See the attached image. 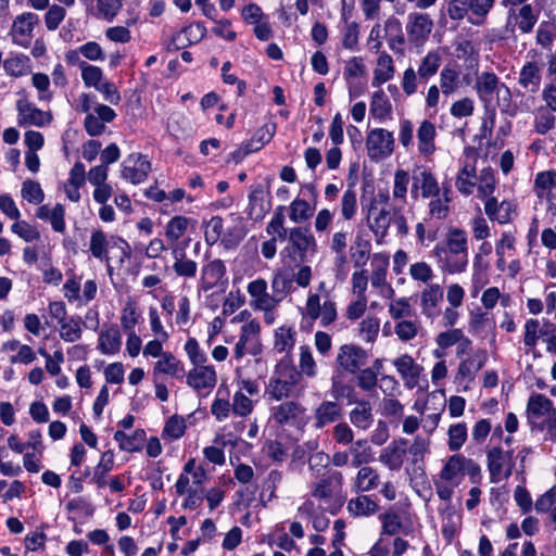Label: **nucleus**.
I'll return each instance as SVG.
<instances>
[{
  "instance_id": "nucleus-1",
  "label": "nucleus",
  "mask_w": 556,
  "mask_h": 556,
  "mask_svg": "<svg viewBox=\"0 0 556 556\" xmlns=\"http://www.w3.org/2000/svg\"><path fill=\"white\" fill-rule=\"evenodd\" d=\"M302 379V372L292 364L290 355H286L276 365L275 371L269 379L267 392L276 401L283 397L298 396L300 389L298 384Z\"/></svg>"
},
{
  "instance_id": "nucleus-2",
  "label": "nucleus",
  "mask_w": 556,
  "mask_h": 556,
  "mask_svg": "<svg viewBox=\"0 0 556 556\" xmlns=\"http://www.w3.org/2000/svg\"><path fill=\"white\" fill-rule=\"evenodd\" d=\"M527 417L532 428L556 430V409L552 401L543 394L530 396L527 404Z\"/></svg>"
},
{
  "instance_id": "nucleus-3",
  "label": "nucleus",
  "mask_w": 556,
  "mask_h": 556,
  "mask_svg": "<svg viewBox=\"0 0 556 556\" xmlns=\"http://www.w3.org/2000/svg\"><path fill=\"white\" fill-rule=\"evenodd\" d=\"M316 252V240L306 227H294L289 231V244L281 254L291 263L301 264L307 258V254Z\"/></svg>"
},
{
  "instance_id": "nucleus-4",
  "label": "nucleus",
  "mask_w": 556,
  "mask_h": 556,
  "mask_svg": "<svg viewBox=\"0 0 556 556\" xmlns=\"http://www.w3.org/2000/svg\"><path fill=\"white\" fill-rule=\"evenodd\" d=\"M476 89L480 100L484 103L485 114L491 118V128L494 126L495 108L491 104L493 93L500 97L502 92L501 83L494 73L484 72L477 77Z\"/></svg>"
},
{
  "instance_id": "nucleus-5",
  "label": "nucleus",
  "mask_w": 556,
  "mask_h": 556,
  "mask_svg": "<svg viewBox=\"0 0 556 556\" xmlns=\"http://www.w3.org/2000/svg\"><path fill=\"white\" fill-rule=\"evenodd\" d=\"M393 144L392 132L383 128L369 131L366 140L368 155L371 160L390 155L393 151Z\"/></svg>"
},
{
  "instance_id": "nucleus-6",
  "label": "nucleus",
  "mask_w": 556,
  "mask_h": 556,
  "mask_svg": "<svg viewBox=\"0 0 556 556\" xmlns=\"http://www.w3.org/2000/svg\"><path fill=\"white\" fill-rule=\"evenodd\" d=\"M151 170L150 161L142 154H131L122 167L123 178L137 185L144 181Z\"/></svg>"
},
{
  "instance_id": "nucleus-7",
  "label": "nucleus",
  "mask_w": 556,
  "mask_h": 556,
  "mask_svg": "<svg viewBox=\"0 0 556 556\" xmlns=\"http://www.w3.org/2000/svg\"><path fill=\"white\" fill-rule=\"evenodd\" d=\"M366 359L367 352L354 344L342 345L337 357L338 364L350 374L359 371Z\"/></svg>"
},
{
  "instance_id": "nucleus-8",
  "label": "nucleus",
  "mask_w": 556,
  "mask_h": 556,
  "mask_svg": "<svg viewBox=\"0 0 556 556\" xmlns=\"http://www.w3.org/2000/svg\"><path fill=\"white\" fill-rule=\"evenodd\" d=\"M432 27L433 22L428 14L410 13L406 25L409 41L416 45L424 43L431 33Z\"/></svg>"
},
{
  "instance_id": "nucleus-9",
  "label": "nucleus",
  "mask_w": 556,
  "mask_h": 556,
  "mask_svg": "<svg viewBox=\"0 0 556 556\" xmlns=\"http://www.w3.org/2000/svg\"><path fill=\"white\" fill-rule=\"evenodd\" d=\"M406 439H399L392 441L380 454L379 460L384 464L390 470L401 469L404 457L407 453Z\"/></svg>"
},
{
  "instance_id": "nucleus-10",
  "label": "nucleus",
  "mask_w": 556,
  "mask_h": 556,
  "mask_svg": "<svg viewBox=\"0 0 556 556\" xmlns=\"http://www.w3.org/2000/svg\"><path fill=\"white\" fill-rule=\"evenodd\" d=\"M16 106L20 116V125L45 126L52 119V115L49 112H43L29 102L18 100Z\"/></svg>"
},
{
  "instance_id": "nucleus-11",
  "label": "nucleus",
  "mask_w": 556,
  "mask_h": 556,
  "mask_svg": "<svg viewBox=\"0 0 556 556\" xmlns=\"http://www.w3.org/2000/svg\"><path fill=\"white\" fill-rule=\"evenodd\" d=\"M216 383V372L213 366H198L187 375V384L197 391L211 389Z\"/></svg>"
},
{
  "instance_id": "nucleus-12",
  "label": "nucleus",
  "mask_w": 556,
  "mask_h": 556,
  "mask_svg": "<svg viewBox=\"0 0 556 556\" xmlns=\"http://www.w3.org/2000/svg\"><path fill=\"white\" fill-rule=\"evenodd\" d=\"M393 364L408 389H413L418 384L421 367L415 363L410 355L404 354L394 359Z\"/></svg>"
},
{
  "instance_id": "nucleus-13",
  "label": "nucleus",
  "mask_w": 556,
  "mask_h": 556,
  "mask_svg": "<svg viewBox=\"0 0 556 556\" xmlns=\"http://www.w3.org/2000/svg\"><path fill=\"white\" fill-rule=\"evenodd\" d=\"M269 205L265 203V190L262 184L250 187L249 193V217L253 220H261L268 212Z\"/></svg>"
},
{
  "instance_id": "nucleus-14",
  "label": "nucleus",
  "mask_w": 556,
  "mask_h": 556,
  "mask_svg": "<svg viewBox=\"0 0 556 556\" xmlns=\"http://www.w3.org/2000/svg\"><path fill=\"white\" fill-rule=\"evenodd\" d=\"M304 407L298 402L287 401L271 408V417L279 425L295 422L304 413Z\"/></svg>"
},
{
  "instance_id": "nucleus-15",
  "label": "nucleus",
  "mask_w": 556,
  "mask_h": 556,
  "mask_svg": "<svg viewBox=\"0 0 556 556\" xmlns=\"http://www.w3.org/2000/svg\"><path fill=\"white\" fill-rule=\"evenodd\" d=\"M541 79L540 66L535 62H527L519 73L518 84L527 91L535 93L540 89Z\"/></svg>"
},
{
  "instance_id": "nucleus-16",
  "label": "nucleus",
  "mask_w": 556,
  "mask_h": 556,
  "mask_svg": "<svg viewBox=\"0 0 556 556\" xmlns=\"http://www.w3.org/2000/svg\"><path fill=\"white\" fill-rule=\"evenodd\" d=\"M226 274V267L223 261L214 260L202 269L201 287L208 291L216 287Z\"/></svg>"
},
{
  "instance_id": "nucleus-17",
  "label": "nucleus",
  "mask_w": 556,
  "mask_h": 556,
  "mask_svg": "<svg viewBox=\"0 0 556 556\" xmlns=\"http://www.w3.org/2000/svg\"><path fill=\"white\" fill-rule=\"evenodd\" d=\"M122 336L117 326H111L108 330H103L99 334L98 349L103 354H115L121 350Z\"/></svg>"
},
{
  "instance_id": "nucleus-18",
  "label": "nucleus",
  "mask_w": 556,
  "mask_h": 556,
  "mask_svg": "<svg viewBox=\"0 0 556 556\" xmlns=\"http://www.w3.org/2000/svg\"><path fill=\"white\" fill-rule=\"evenodd\" d=\"M488 361V353L485 350H478L472 357L460 362L458 366V375L463 378L473 380L475 374L479 371Z\"/></svg>"
},
{
  "instance_id": "nucleus-19",
  "label": "nucleus",
  "mask_w": 556,
  "mask_h": 556,
  "mask_svg": "<svg viewBox=\"0 0 556 556\" xmlns=\"http://www.w3.org/2000/svg\"><path fill=\"white\" fill-rule=\"evenodd\" d=\"M356 405L350 413V420L355 427L366 430L374 421L371 405L366 400H361Z\"/></svg>"
},
{
  "instance_id": "nucleus-20",
  "label": "nucleus",
  "mask_w": 556,
  "mask_h": 556,
  "mask_svg": "<svg viewBox=\"0 0 556 556\" xmlns=\"http://www.w3.org/2000/svg\"><path fill=\"white\" fill-rule=\"evenodd\" d=\"M443 300V291L439 285H431L421 293L422 313L428 317H434L435 307Z\"/></svg>"
},
{
  "instance_id": "nucleus-21",
  "label": "nucleus",
  "mask_w": 556,
  "mask_h": 556,
  "mask_svg": "<svg viewBox=\"0 0 556 556\" xmlns=\"http://www.w3.org/2000/svg\"><path fill=\"white\" fill-rule=\"evenodd\" d=\"M434 125L429 121H424L418 128L417 138L419 141V152L424 155L432 154L434 151Z\"/></svg>"
},
{
  "instance_id": "nucleus-22",
  "label": "nucleus",
  "mask_w": 556,
  "mask_h": 556,
  "mask_svg": "<svg viewBox=\"0 0 556 556\" xmlns=\"http://www.w3.org/2000/svg\"><path fill=\"white\" fill-rule=\"evenodd\" d=\"M114 439L119 442V447L127 452L139 451L142 442L146 439V432L142 429H137L132 435H127L124 431L117 430L114 433Z\"/></svg>"
},
{
  "instance_id": "nucleus-23",
  "label": "nucleus",
  "mask_w": 556,
  "mask_h": 556,
  "mask_svg": "<svg viewBox=\"0 0 556 556\" xmlns=\"http://www.w3.org/2000/svg\"><path fill=\"white\" fill-rule=\"evenodd\" d=\"M293 274L287 271H278L275 274L271 281L273 293L278 298V301H282L287 294L293 290Z\"/></svg>"
},
{
  "instance_id": "nucleus-24",
  "label": "nucleus",
  "mask_w": 556,
  "mask_h": 556,
  "mask_svg": "<svg viewBox=\"0 0 556 556\" xmlns=\"http://www.w3.org/2000/svg\"><path fill=\"white\" fill-rule=\"evenodd\" d=\"M342 480V473L340 471H333L327 478L320 479L315 484L312 495L317 498H330L332 496L331 485L336 483L338 486H341Z\"/></svg>"
},
{
  "instance_id": "nucleus-25",
  "label": "nucleus",
  "mask_w": 556,
  "mask_h": 556,
  "mask_svg": "<svg viewBox=\"0 0 556 556\" xmlns=\"http://www.w3.org/2000/svg\"><path fill=\"white\" fill-rule=\"evenodd\" d=\"M495 0H467L468 12L475 17H469L473 25H482Z\"/></svg>"
},
{
  "instance_id": "nucleus-26",
  "label": "nucleus",
  "mask_w": 556,
  "mask_h": 556,
  "mask_svg": "<svg viewBox=\"0 0 556 556\" xmlns=\"http://www.w3.org/2000/svg\"><path fill=\"white\" fill-rule=\"evenodd\" d=\"M377 63H378V66H380L381 68L375 70L374 78H372V83H371V85L374 87H378L381 84L388 81L389 79H391L393 77V74H394L392 58L389 54H387V53L380 54L377 60Z\"/></svg>"
},
{
  "instance_id": "nucleus-27",
  "label": "nucleus",
  "mask_w": 556,
  "mask_h": 556,
  "mask_svg": "<svg viewBox=\"0 0 556 556\" xmlns=\"http://www.w3.org/2000/svg\"><path fill=\"white\" fill-rule=\"evenodd\" d=\"M173 255L175 257L173 269L177 276L186 278H192L195 276L198 265L194 261L186 258L185 252L176 249L173 251Z\"/></svg>"
},
{
  "instance_id": "nucleus-28",
  "label": "nucleus",
  "mask_w": 556,
  "mask_h": 556,
  "mask_svg": "<svg viewBox=\"0 0 556 556\" xmlns=\"http://www.w3.org/2000/svg\"><path fill=\"white\" fill-rule=\"evenodd\" d=\"M434 251H435V254L440 257H441L442 253L445 254L443 268L446 271H448L451 274H455V273H462L465 270V268L468 264L467 254H459V255H453L450 253L447 254L446 249L440 248V247H435Z\"/></svg>"
},
{
  "instance_id": "nucleus-29",
  "label": "nucleus",
  "mask_w": 556,
  "mask_h": 556,
  "mask_svg": "<svg viewBox=\"0 0 556 556\" xmlns=\"http://www.w3.org/2000/svg\"><path fill=\"white\" fill-rule=\"evenodd\" d=\"M340 406L336 402H324L316 409V427L333 422L340 416Z\"/></svg>"
},
{
  "instance_id": "nucleus-30",
  "label": "nucleus",
  "mask_w": 556,
  "mask_h": 556,
  "mask_svg": "<svg viewBox=\"0 0 556 556\" xmlns=\"http://www.w3.org/2000/svg\"><path fill=\"white\" fill-rule=\"evenodd\" d=\"M504 455L501 447H493L488 452V467L491 482L497 483L502 480Z\"/></svg>"
},
{
  "instance_id": "nucleus-31",
  "label": "nucleus",
  "mask_w": 556,
  "mask_h": 556,
  "mask_svg": "<svg viewBox=\"0 0 556 556\" xmlns=\"http://www.w3.org/2000/svg\"><path fill=\"white\" fill-rule=\"evenodd\" d=\"M446 245L450 254H467L466 232L458 228H452L447 235Z\"/></svg>"
},
{
  "instance_id": "nucleus-32",
  "label": "nucleus",
  "mask_w": 556,
  "mask_h": 556,
  "mask_svg": "<svg viewBox=\"0 0 556 556\" xmlns=\"http://www.w3.org/2000/svg\"><path fill=\"white\" fill-rule=\"evenodd\" d=\"M440 87L444 96L454 93L459 87V72L454 67H443L440 73Z\"/></svg>"
},
{
  "instance_id": "nucleus-33",
  "label": "nucleus",
  "mask_w": 556,
  "mask_h": 556,
  "mask_svg": "<svg viewBox=\"0 0 556 556\" xmlns=\"http://www.w3.org/2000/svg\"><path fill=\"white\" fill-rule=\"evenodd\" d=\"M348 508L356 516H369L378 510V505L370 497L362 495L356 498H352L348 504Z\"/></svg>"
},
{
  "instance_id": "nucleus-34",
  "label": "nucleus",
  "mask_w": 556,
  "mask_h": 556,
  "mask_svg": "<svg viewBox=\"0 0 556 556\" xmlns=\"http://www.w3.org/2000/svg\"><path fill=\"white\" fill-rule=\"evenodd\" d=\"M81 318L70 317L65 319L60 326V337L66 342H75L81 338Z\"/></svg>"
},
{
  "instance_id": "nucleus-35",
  "label": "nucleus",
  "mask_w": 556,
  "mask_h": 556,
  "mask_svg": "<svg viewBox=\"0 0 556 556\" xmlns=\"http://www.w3.org/2000/svg\"><path fill=\"white\" fill-rule=\"evenodd\" d=\"M379 484V475L371 467H362L356 477V486L359 491H370Z\"/></svg>"
},
{
  "instance_id": "nucleus-36",
  "label": "nucleus",
  "mask_w": 556,
  "mask_h": 556,
  "mask_svg": "<svg viewBox=\"0 0 556 556\" xmlns=\"http://www.w3.org/2000/svg\"><path fill=\"white\" fill-rule=\"evenodd\" d=\"M441 65V56L437 52H429L421 61L418 67V76L421 79H429L433 76Z\"/></svg>"
},
{
  "instance_id": "nucleus-37",
  "label": "nucleus",
  "mask_w": 556,
  "mask_h": 556,
  "mask_svg": "<svg viewBox=\"0 0 556 556\" xmlns=\"http://www.w3.org/2000/svg\"><path fill=\"white\" fill-rule=\"evenodd\" d=\"M154 369L175 377H181L184 375V368L180 366V362L170 353H163V358L155 364Z\"/></svg>"
},
{
  "instance_id": "nucleus-38",
  "label": "nucleus",
  "mask_w": 556,
  "mask_h": 556,
  "mask_svg": "<svg viewBox=\"0 0 556 556\" xmlns=\"http://www.w3.org/2000/svg\"><path fill=\"white\" fill-rule=\"evenodd\" d=\"M38 16L31 12L23 13L15 17L12 30L18 35H30L34 26L38 24Z\"/></svg>"
},
{
  "instance_id": "nucleus-39",
  "label": "nucleus",
  "mask_w": 556,
  "mask_h": 556,
  "mask_svg": "<svg viewBox=\"0 0 556 556\" xmlns=\"http://www.w3.org/2000/svg\"><path fill=\"white\" fill-rule=\"evenodd\" d=\"M516 21L521 33H531L535 23L538 22V16L534 14L532 5H522L519 10Z\"/></svg>"
},
{
  "instance_id": "nucleus-40",
  "label": "nucleus",
  "mask_w": 556,
  "mask_h": 556,
  "mask_svg": "<svg viewBox=\"0 0 556 556\" xmlns=\"http://www.w3.org/2000/svg\"><path fill=\"white\" fill-rule=\"evenodd\" d=\"M391 111V103L382 90L374 92L370 103V113L377 118H384Z\"/></svg>"
},
{
  "instance_id": "nucleus-41",
  "label": "nucleus",
  "mask_w": 556,
  "mask_h": 556,
  "mask_svg": "<svg viewBox=\"0 0 556 556\" xmlns=\"http://www.w3.org/2000/svg\"><path fill=\"white\" fill-rule=\"evenodd\" d=\"M331 393L336 400L348 399L349 403H357L361 400L356 397L354 388L344 383L338 376L332 377Z\"/></svg>"
},
{
  "instance_id": "nucleus-42",
  "label": "nucleus",
  "mask_w": 556,
  "mask_h": 556,
  "mask_svg": "<svg viewBox=\"0 0 556 556\" xmlns=\"http://www.w3.org/2000/svg\"><path fill=\"white\" fill-rule=\"evenodd\" d=\"M295 332L288 327H280L275 332V350L279 353L290 351L295 342Z\"/></svg>"
},
{
  "instance_id": "nucleus-43",
  "label": "nucleus",
  "mask_w": 556,
  "mask_h": 556,
  "mask_svg": "<svg viewBox=\"0 0 556 556\" xmlns=\"http://www.w3.org/2000/svg\"><path fill=\"white\" fill-rule=\"evenodd\" d=\"M114 464L113 453L111 451H106L101 455L100 462L94 469L93 480L98 484L99 488H103L105 485L104 477L109 471L112 470Z\"/></svg>"
},
{
  "instance_id": "nucleus-44",
  "label": "nucleus",
  "mask_w": 556,
  "mask_h": 556,
  "mask_svg": "<svg viewBox=\"0 0 556 556\" xmlns=\"http://www.w3.org/2000/svg\"><path fill=\"white\" fill-rule=\"evenodd\" d=\"M21 195L24 200L34 204H40L45 199V194L39 182L31 179H27L23 182Z\"/></svg>"
},
{
  "instance_id": "nucleus-45",
  "label": "nucleus",
  "mask_w": 556,
  "mask_h": 556,
  "mask_svg": "<svg viewBox=\"0 0 556 556\" xmlns=\"http://www.w3.org/2000/svg\"><path fill=\"white\" fill-rule=\"evenodd\" d=\"M465 459L460 454L452 455L441 471V478L446 481H452L459 472H463Z\"/></svg>"
},
{
  "instance_id": "nucleus-46",
  "label": "nucleus",
  "mask_w": 556,
  "mask_h": 556,
  "mask_svg": "<svg viewBox=\"0 0 556 556\" xmlns=\"http://www.w3.org/2000/svg\"><path fill=\"white\" fill-rule=\"evenodd\" d=\"M447 434H448V448L452 452H456L466 442L467 427L463 422L452 425L447 431Z\"/></svg>"
},
{
  "instance_id": "nucleus-47",
  "label": "nucleus",
  "mask_w": 556,
  "mask_h": 556,
  "mask_svg": "<svg viewBox=\"0 0 556 556\" xmlns=\"http://www.w3.org/2000/svg\"><path fill=\"white\" fill-rule=\"evenodd\" d=\"M417 175L420 177L421 197H438L440 193V188L435 177L427 170L417 172Z\"/></svg>"
},
{
  "instance_id": "nucleus-48",
  "label": "nucleus",
  "mask_w": 556,
  "mask_h": 556,
  "mask_svg": "<svg viewBox=\"0 0 556 556\" xmlns=\"http://www.w3.org/2000/svg\"><path fill=\"white\" fill-rule=\"evenodd\" d=\"M313 215V208L307 201L295 199L290 205V218L294 223L307 220Z\"/></svg>"
},
{
  "instance_id": "nucleus-49",
  "label": "nucleus",
  "mask_w": 556,
  "mask_h": 556,
  "mask_svg": "<svg viewBox=\"0 0 556 556\" xmlns=\"http://www.w3.org/2000/svg\"><path fill=\"white\" fill-rule=\"evenodd\" d=\"M189 219L185 216L173 217L167 226L165 235L170 241H177L184 236L188 228Z\"/></svg>"
},
{
  "instance_id": "nucleus-50",
  "label": "nucleus",
  "mask_w": 556,
  "mask_h": 556,
  "mask_svg": "<svg viewBox=\"0 0 556 556\" xmlns=\"http://www.w3.org/2000/svg\"><path fill=\"white\" fill-rule=\"evenodd\" d=\"M555 38L556 23L551 21L542 22L536 30V42L544 48H548Z\"/></svg>"
},
{
  "instance_id": "nucleus-51",
  "label": "nucleus",
  "mask_w": 556,
  "mask_h": 556,
  "mask_svg": "<svg viewBox=\"0 0 556 556\" xmlns=\"http://www.w3.org/2000/svg\"><path fill=\"white\" fill-rule=\"evenodd\" d=\"M29 59L25 55L14 56L4 60L3 68L4 71L14 77L23 76L27 73V63Z\"/></svg>"
},
{
  "instance_id": "nucleus-52",
  "label": "nucleus",
  "mask_w": 556,
  "mask_h": 556,
  "mask_svg": "<svg viewBox=\"0 0 556 556\" xmlns=\"http://www.w3.org/2000/svg\"><path fill=\"white\" fill-rule=\"evenodd\" d=\"M390 225L389 212L382 208L378 215L374 218V222L370 223L369 227L371 231L377 237V243H381L382 239L386 237L388 228Z\"/></svg>"
},
{
  "instance_id": "nucleus-53",
  "label": "nucleus",
  "mask_w": 556,
  "mask_h": 556,
  "mask_svg": "<svg viewBox=\"0 0 556 556\" xmlns=\"http://www.w3.org/2000/svg\"><path fill=\"white\" fill-rule=\"evenodd\" d=\"M186 430V421L178 415L172 416L165 424L162 435L177 440L184 435Z\"/></svg>"
},
{
  "instance_id": "nucleus-54",
  "label": "nucleus",
  "mask_w": 556,
  "mask_h": 556,
  "mask_svg": "<svg viewBox=\"0 0 556 556\" xmlns=\"http://www.w3.org/2000/svg\"><path fill=\"white\" fill-rule=\"evenodd\" d=\"M90 251L92 255L101 261L108 260L106 237L102 230H96L91 235Z\"/></svg>"
},
{
  "instance_id": "nucleus-55",
  "label": "nucleus",
  "mask_w": 556,
  "mask_h": 556,
  "mask_svg": "<svg viewBox=\"0 0 556 556\" xmlns=\"http://www.w3.org/2000/svg\"><path fill=\"white\" fill-rule=\"evenodd\" d=\"M81 77L87 87L97 88L102 81V71L100 67L89 65L86 62L80 63Z\"/></svg>"
},
{
  "instance_id": "nucleus-56",
  "label": "nucleus",
  "mask_w": 556,
  "mask_h": 556,
  "mask_svg": "<svg viewBox=\"0 0 556 556\" xmlns=\"http://www.w3.org/2000/svg\"><path fill=\"white\" fill-rule=\"evenodd\" d=\"M97 7L101 16L112 22L122 8V0H97Z\"/></svg>"
},
{
  "instance_id": "nucleus-57",
  "label": "nucleus",
  "mask_w": 556,
  "mask_h": 556,
  "mask_svg": "<svg viewBox=\"0 0 556 556\" xmlns=\"http://www.w3.org/2000/svg\"><path fill=\"white\" fill-rule=\"evenodd\" d=\"M12 231L24 239L26 242H31L40 237L39 231L25 220L15 222L12 227Z\"/></svg>"
},
{
  "instance_id": "nucleus-58",
  "label": "nucleus",
  "mask_w": 556,
  "mask_h": 556,
  "mask_svg": "<svg viewBox=\"0 0 556 556\" xmlns=\"http://www.w3.org/2000/svg\"><path fill=\"white\" fill-rule=\"evenodd\" d=\"M65 14L66 11L63 7L56 4L51 5L45 16L47 28L49 30H55L64 20Z\"/></svg>"
},
{
  "instance_id": "nucleus-59",
  "label": "nucleus",
  "mask_w": 556,
  "mask_h": 556,
  "mask_svg": "<svg viewBox=\"0 0 556 556\" xmlns=\"http://www.w3.org/2000/svg\"><path fill=\"white\" fill-rule=\"evenodd\" d=\"M185 350L191 361V363L198 367L203 366L206 362V355L200 350L198 341L194 338L188 339L185 345Z\"/></svg>"
},
{
  "instance_id": "nucleus-60",
  "label": "nucleus",
  "mask_w": 556,
  "mask_h": 556,
  "mask_svg": "<svg viewBox=\"0 0 556 556\" xmlns=\"http://www.w3.org/2000/svg\"><path fill=\"white\" fill-rule=\"evenodd\" d=\"M275 126L265 125L257 129L254 136L245 143H253L257 151L261 150L267 142H269L274 136Z\"/></svg>"
},
{
  "instance_id": "nucleus-61",
  "label": "nucleus",
  "mask_w": 556,
  "mask_h": 556,
  "mask_svg": "<svg viewBox=\"0 0 556 556\" xmlns=\"http://www.w3.org/2000/svg\"><path fill=\"white\" fill-rule=\"evenodd\" d=\"M369 242L357 238L354 245L351 248L352 258L355 261L356 266H361L369 257Z\"/></svg>"
},
{
  "instance_id": "nucleus-62",
  "label": "nucleus",
  "mask_w": 556,
  "mask_h": 556,
  "mask_svg": "<svg viewBox=\"0 0 556 556\" xmlns=\"http://www.w3.org/2000/svg\"><path fill=\"white\" fill-rule=\"evenodd\" d=\"M223 231V219L219 216H213L207 223L205 231V241L208 245L217 242Z\"/></svg>"
},
{
  "instance_id": "nucleus-63",
  "label": "nucleus",
  "mask_w": 556,
  "mask_h": 556,
  "mask_svg": "<svg viewBox=\"0 0 556 556\" xmlns=\"http://www.w3.org/2000/svg\"><path fill=\"white\" fill-rule=\"evenodd\" d=\"M357 386L364 391H372L377 386V374L374 368H365L357 376Z\"/></svg>"
},
{
  "instance_id": "nucleus-64",
  "label": "nucleus",
  "mask_w": 556,
  "mask_h": 556,
  "mask_svg": "<svg viewBox=\"0 0 556 556\" xmlns=\"http://www.w3.org/2000/svg\"><path fill=\"white\" fill-rule=\"evenodd\" d=\"M382 532L388 535L395 534L401 528L402 522L397 514L386 513L381 515Z\"/></svg>"
}]
</instances>
